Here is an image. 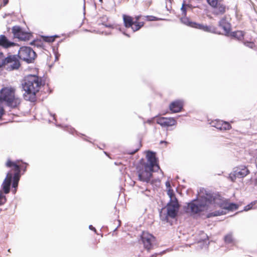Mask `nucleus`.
<instances>
[{
  "label": "nucleus",
  "mask_w": 257,
  "mask_h": 257,
  "mask_svg": "<svg viewBox=\"0 0 257 257\" xmlns=\"http://www.w3.org/2000/svg\"><path fill=\"white\" fill-rule=\"evenodd\" d=\"M7 202V198L2 191H0V206Z\"/></svg>",
  "instance_id": "393cba45"
},
{
  "label": "nucleus",
  "mask_w": 257,
  "mask_h": 257,
  "mask_svg": "<svg viewBox=\"0 0 257 257\" xmlns=\"http://www.w3.org/2000/svg\"><path fill=\"white\" fill-rule=\"evenodd\" d=\"M28 166L27 163H24L21 160L12 161L11 159H8L6 163V166L10 168V170L2 184V189L5 194H7L10 192L12 179V187L14 188L12 191L14 193H16L21 176V171L26 172Z\"/></svg>",
  "instance_id": "f03ea898"
},
{
  "label": "nucleus",
  "mask_w": 257,
  "mask_h": 257,
  "mask_svg": "<svg viewBox=\"0 0 257 257\" xmlns=\"http://www.w3.org/2000/svg\"><path fill=\"white\" fill-rule=\"evenodd\" d=\"M147 162L142 159L137 164L136 167V173L138 180L144 182L149 183L152 177L153 172L158 171L160 169L156 153L148 151L146 154Z\"/></svg>",
  "instance_id": "7ed1b4c3"
},
{
  "label": "nucleus",
  "mask_w": 257,
  "mask_h": 257,
  "mask_svg": "<svg viewBox=\"0 0 257 257\" xmlns=\"http://www.w3.org/2000/svg\"><path fill=\"white\" fill-rule=\"evenodd\" d=\"M219 26L223 29L224 33L226 35H229L231 27L230 24L227 22L225 17H223L220 20L219 22Z\"/></svg>",
  "instance_id": "a211bd4d"
},
{
  "label": "nucleus",
  "mask_w": 257,
  "mask_h": 257,
  "mask_svg": "<svg viewBox=\"0 0 257 257\" xmlns=\"http://www.w3.org/2000/svg\"><path fill=\"white\" fill-rule=\"evenodd\" d=\"M18 56L19 59L30 63L34 62L37 55L31 48L29 47H22L19 51Z\"/></svg>",
  "instance_id": "9b49d317"
},
{
  "label": "nucleus",
  "mask_w": 257,
  "mask_h": 257,
  "mask_svg": "<svg viewBox=\"0 0 257 257\" xmlns=\"http://www.w3.org/2000/svg\"><path fill=\"white\" fill-rule=\"evenodd\" d=\"M157 123L163 127H169L176 125L177 120L174 117H156Z\"/></svg>",
  "instance_id": "4468645a"
},
{
  "label": "nucleus",
  "mask_w": 257,
  "mask_h": 257,
  "mask_svg": "<svg viewBox=\"0 0 257 257\" xmlns=\"http://www.w3.org/2000/svg\"><path fill=\"white\" fill-rule=\"evenodd\" d=\"M244 44L246 46H247L249 48H253L255 47V44L252 42H248V41L244 42Z\"/></svg>",
  "instance_id": "c85d7f7f"
},
{
  "label": "nucleus",
  "mask_w": 257,
  "mask_h": 257,
  "mask_svg": "<svg viewBox=\"0 0 257 257\" xmlns=\"http://www.w3.org/2000/svg\"><path fill=\"white\" fill-rule=\"evenodd\" d=\"M17 45L16 43L10 41L5 35H0V46L2 48L8 49Z\"/></svg>",
  "instance_id": "f3484780"
},
{
  "label": "nucleus",
  "mask_w": 257,
  "mask_h": 257,
  "mask_svg": "<svg viewBox=\"0 0 257 257\" xmlns=\"http://www.w3.org/2000/svg\"><path fill=\"white\" fill-rule=\"evenodd\" d=\"M5 55L3 53L0 52V69H4Z\"/></svg>",
  "instance_id": "bb28decb"
},
{
  "label": "nucleus",
  "mask_w": 257,
  "mask_h": 257,
  "mask_svg": "<svg viewBox=\"0 0 257 257\" xmlns=\"http://www.w3.org/2000/svg\"><path fill=\"white\" fill-rule=\"evenodd\" d=\"M12 31L14 37L21 40H29L32 36L30 33L24 31L22 28L19 26H14Z\"/></svg>",
  "instance_id": "f8f14e48"
},
{
  "label": "nucleus",
  "mask_w": 257,
  "mask_h": 257,
  "mask_svg": "<svg viewBox=\"0 0 257 257\" xmlns=\"http://www.w3.org/2000/svg\"><path fill=\"white\" fill-rule=\"evenodd\" d=\"M238 208V206L235 203H230L228 204L227 210L229 211H232L236 210Z\"/></svg>",
  "instance_id": "a878e982"
},
{
  "label": "nucleus",
  "mask_w": 257,
  "mask_h": 257,
  "mask_svg": "<svg viewBox=\"0 0 257 257\" xmlns=\"http://www.w3.org/2000/svg\"><path fill=\"white\" fill-rule=\"evenodd\" d=\"M211 124L212 126L220 131H228L232 128L231 124L228 122L220 119L212 120Z\"/></svg>",
  "instance_id": "2eb2a0df"
},
{
  "label": "nucleus",
  "mask_w": 257,
  "mask_h": 257,
  "mask_svg": "<svg viewBox=\"0 0 257 257\" xmlns=\"http://www.w3.org/2000/svg\"><path fill=\"white\" fill-rule=\"evenodd\" d=\"M250 173L247 167L241 165L234 167L233 171L229 174L228 178L232 182H234L237 178L242 179Z\"/></svg>",
  "instance_id": "1a4fd4ad"
},
{
  "label": "nucleus",
  "mask_w": 257,
  "mask_h": 257,
  "mask_svg": "<svg viewBox=\"0 0 257 257\" xmlns=\"http://www.w3.org/2000/svg\"><path fill=\"white\" fill-rule=\"evenodd\" d=\"M8 0H3L4 6H6L8 3Z\"/></svg>",
  "instance_id": "473e14b6"
},
{
  "label": "nucleus",
  "mask_w": 257,
  "mask_h": 257,
  "mask_svg": "<svg viewBox=\"0 0 257 257\" xmlns=\"http://www.w3.org/2000/svg\"><path fill=\"white\" fill-rule=\"evenodd\" d=\"M100 2H102V0H99Z\"/></svg>",
  "instance_id": "c9c22d12"
},
{
  "label": "nucleus",
  "mask_w": 257,
  "mask_h": 257,
  "mask_svg": "<svg viewBox=\"0 0 257 257\" xmlns=\"http://www.w3.org/2000/svg\"><path fill=\"white\" fill-rule=\"evenodd\" d=\"M214 8L215 10H214V14L215 15H223L225 12L226 8L223 4L219 3L217 6H215Z\"/></svg>",
  "instance_id": "6ab92c4d"
},
{
  "label": "nucleus",
  "mask_w": 257,
  "mask_h": 257,
  "mask_svg": "<svg viewBox=\"0 0 257 257\" xmlns=\"http://www.w3.org/2000/svg\"><path fill=\"white\" fill-rule=\"evenodd\" d=\"M58 37L57 36H43L42 37V39L43 41L45 42H48V43H52L55 40V38Z\"/></svg>",
  "instance_id": "4be33fe9"
},
{
  "label": "nucleus",
  "mask_w": 257,
  "mask_h": 257,
  "mask_svg": "<svg viewBox=\"0 0 257 257\" xmlns=\"http://www.w3.org/2000/svg\"><path fill=\"white\" fill-rule=\"evenodd\" d=\"M21 66L19 58L18 55H9L5 56L4 69L7 71H13L18 69Z\"/></svg>",
  "instance_id": "6e6552de"
},
{
  "label": "nucleus",
  "mask_w": 257,
  "mask_h": 257,
  "mask_svg": "<svg viewBox=\"0 0 257 257\" xmlns=\"http://www.w3.org/2000/svg\"><path fill=\"white\" fill-rule=\"evenodd\" d=\"M138 150H139V149H136L135 151H134V152H133L130 153V154H135L136 152H137Z\"/></svg>",
  "instance_id": "72a5a7b5"
},
{
  "label": "nucleus",
  "mask_w": 257,
  "mask_h": 257,
  "mask_svg": "<svg viewBox=\"0 0 257 257\" xmlns=\"http://www.w3.org/2000/svg\"><path fill=\"white\" fill-rule=\"evenodd\" d=\"M5 110L2 106L0 105V118H1L2 116L4 114Z\"/></svg>",
  "instance_id": "c756f323"
},
{
  "label": "nucleus",
  "mask_w": 257,
  "mask_h": 257,
  "mask_svg": "<svg viewBox=\"0 0 257 257\" xmlns=\"http://www.w3.org/2000/svg\"><path fill=\"white\" fill-rule=\"evenodd\" d=\"M228 204V203L226 201H221L219 198L211 194H206V196H201L197 200H193L188 203L186 212L195 214L217 209L218 207L221 209V210L208 213L207 215V218H210L225 214L226 211L223 209L227 210Z\"/></svg>",
  "instance_id": "f257e3e1"
},
{
  "label": "nucleus",
  "mask_w": 257,
  "mask_h": 257,
  "mask_svg": "<svg viewBox=\"0 0 257 257\" xmlns=\"http://www.w3.org/2000/svg\"><path fill=\"white\" fill-rule=\"evenodd\" d=\"M190 6L189 5L185 4L184 3L182 4V7H181V11H182V15L185 17H186L187 14V11L188 9L190 8Z\"/></svg>",
  "instance_id": "5701e85b"
},
{
  "label": "nucleus",
  "mask_w": 257,
  "mask_h": 257,
  "mask_svg": "<svg viewBox=\"0 0 257 257\" xmlns=\"http://www.w3.org/2000/svg\"><path fill=\"white\" fill-rule=\"evenodd\" d=\"M0 101L12 108H17L21 105L22 98L16 93L15 88L5 87L0 92Z\"/></svg>",
  "instance_id": "39448f33"
},
{
  "label": "nucleus",
  "mask_w": 257,
  "mask_h": 257,
  "mask_svg": "<svg viewBox=\"0 0 257 257\" xmlns=\"http://www.w3.org/2000/svg\"><path fill=\"white\" fill-rule=\"evenodd\" d=\"M179 209V204L177 199L170 201L167 205V214L171 218H175Z\"/></svg>",
  "instance_id": "ddd939ff"
},
{
  "label": "nucleus",
  "mask_w": 257,
  "mask_h": 257,
  "mask_svg": "<svg viewBox=\"0 0 257 257\" xmlns=\"http://www.w3.org/2000/svg\"><path fill=\"white\" fill-rule=\"evenodd\" d=\"M161 143H165L166 144H167L168 143L167 142H165V141H161Z\"/></svg>",
  "instance_id": "f704fd0d"
},
{
  "label": "nucleus",
  "mask_w": 257,
  "mask_h": 257,
  "mask_svg": "<svg viewBox=\"0 0 257 257\" xmlns=\"http://www.w3.org/2000/svg\"><path fill=\"white\" fill-rule=\"evenodd\" d=\"M208 3L212 7H215L217 6L218 3V0H207Z\"/></svg>",
  "instance_id": "cd10ccee"
},
{
  "label": "nucleus",
  "mask_w": 257,
  "mask_h": 257,
  "mask_svg": "<svg viewBox=\"0 0 257 257\" xmlns=\"http://www.w3.org/2000/svg\"><path fill=\"white\" fill-rule=\"evenodd\" d=\"M166 186L167 187V189H169V188H171L170 183L169 181L166 182Z\"/></svg>",
  "instance_id": "7c9ffc66"
},
{
  "label": "nucleus",
  "mask_w": 257,
  "mask_h": 257,
  "mask_svg": "<svg viewBox=\"0 0 257 257\" xmlns=\"http://www.w3.org/2000/svg\"><path fill=\"white\" fill-rule=\"evenodd\" d=\"M181 21L186 25L192 28L200 29L206 32L220 34V33L217 30V28L215 26L204 25L203 24H198L196 22H191L188 18L186 17L182 18Z\"/></svg>",
  "instance_id": "9d476101"
},
{
  "label": "nucleus",
  "mask_w": 257,
  "mask_h": 257,
  "mask_svg": "<svg viewBox=\"0 0 257 257\" xmlns=\"http://www.w3.org/2000/svg\"><path fill=\"white\" fill-rule=\"evenodd\" d=\"M224 241L226 244H234V239L231 233H229L224 237Z\"/></svg>",
  "instance_id": "412c9836"
},
{
  "label": "nucleus",
  "mask_w": 257,
  "mask_h": 257,
  "mask_svg": "<svg viewBox=\"0 0 257 257\" xmlns=\"http://www.w3.org/2000/svg\"><path fill=\"white\" fill-rule=\"evenodd\" d=\"M142 16H137L133 18L130 16L123 15L122 19L124 27L126 28H131L133 32L140 30L145 24L142 20Z\"/></svg>",
  "instance_id": "423d86ee"
},
{
  "label": "nucleus",
  "mask_w": 257,
  "mask_h": 257,
  "mask_svg": "<svg viewBox=\"0 0 257 257\" xmlns=\"http://www.w3.org/2000/svg\"><path fill=\"white\" fill-rule=\"evenodd\" d=\"M229 35L234 38H235L238 40H241L243 38L244 33L241 31H237L229 33Z\"/></svg>",
  "instance_id": "aec40b11"
},
{
  "label": "nucleus",
  "mask_w": 257,
  "mask_h": 257,
  "mask_svg": "<svg viewBox=\"0 0 257 257\" xmlns=\"http://www.w3.org/2000/svg\"><path fill=\"white\" fill-rule=\"evenodd\" d=\"M89 228L90 230L94 231L95 233H96V230L92 225H90L89 226Z\"/></svg>",
  "instance_id": "2f4dec72"
},
{
  "label": "nucleus",
  "mask_w": 257,
  "mask_h": 257,
  "mask_svg": "<svg viewBox=\"0 0 257 257\" xmlns=\"http://www.w3.org/2000/svg\"><path fill=\"white\" fill-rule=\"evenodd\" d=\"M139 242L145 249L150 252L156 244V238L153 234L144 231L140 235Z\"/></svg>",
  "instance_id": "0eeeda50"
},
{
  "label": "nucleus",
  "mask_w": 257,
  "mask_h": 257,
  "mask_svg": "<svg viewBox=\"0 0 257 257\" xmlns=\"http://www.w3.org/2000/svg\"><path fill=\"white\" fill-rule=\"evenodd\" d=\"M42 85L41 77L32 75L27 76L23 84L24 90L25 91L24 98L31 102L36 101V94L39 91Z\"/></svg>",
  "instance_id": "20e7f679"
},
{
  "label": "nucleus",
  "mask_w": 257,
  "mask_h": 257,
  "mask_svg": "<svg viewBox=\"0 0 257 257\" xmlns=\"http://www.w3.org/2000/svg\"><path fill=\"white\" fill-rule=\"evenodd\" d=\"M167 194L170 198V201H173L174 199H177L175 196L174 190L172 188H169V189H167Z\"/></svg>",
  "instance_id": "b1692460"
},
{
  "label": "nucleus",
  "mask_w": 257,
  "mask_h": 257,
  "mask_svg": "<svg viewBox=\"0 0 257 257\" xmlns=\"http://www.w3.org/2000/svg\"><path fill=\"white\" fill-rule=\"evenodd\" d=\"M184 106V102L181 100H176L172 102L169 105V109L172 113L181 111Z\"/></svg>",
  "instance_id": "dca6fc26"
}]
</instances>
